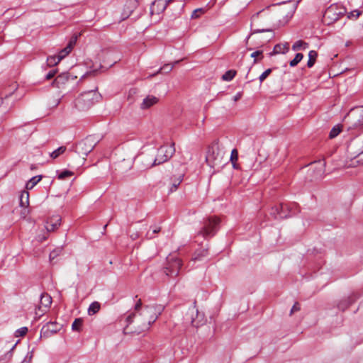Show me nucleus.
<instances>
[{"mask_svg": "<svg viewBox=\"0 0 363 363\" xmlns=\"http://www.w3.org/2000/svg\"><path fill=\"white\" fill-rule=\"evenodd\" d=\"M272 69H266L259 77L260 82H262L272 72Z\"/></svg>", "mask_w": 363, "mask_h": 363, "instance_id": "nucleus-40", "label": "nucleus"}, {"mask_svg": "<svg viewBox=\"0 0 363 363\" xmlns=\"http://www.w3.org/2000/svg\"><path fill=\"white\" fill-rule=\"evenodd\" d=\"M61 60H59L58 56H50L47 58V63L49 67L57 65Z\"/></svg>", "mask_w": 363, "mask_h": 363, "instance_id": "nucleus-31", "label": "nucleus"}, {"mask_svg": "<svg viewBox=\"0 0 363 363\" xmlns=\"http://www.w3.org/2000/svg\"><path fill=\"white\" fill-rule=\"evenodd\" d=\"M72 50L69 47H65L64 49L61 50L58 54L59 60H62L65 58Z\"/></svg>", "mask_w": 363, "mask_h": 363, "instance_id": "nucleus-34", "label": "nucleus"}, {"mask_svg": "<svg viewBox=\"0 0 363 363\" xmlns=\"http://www.w3.org/2000/svg\"><path fill=\"white\" fill-rule=\"evenodd\" d=\"M175 152L174 143H172L171 146L162 145L158 150L155 158L150 157L147 155L141 157L143 167L150 169L156 165L163 164L168 161Z\"/></svg>", "mask_w": 363, "mask_h": 363, "instance_id": "nucleus-1", "label": "nucleus"}, {"mask_svg": "<svg viewBox=\"0 0 363 363\" xmlns=\"http://www.w3.org/2000/svg\"><path fill=\"white\" fill-rule=\"evenodd\" d=\"M203 9H198L193 11V13L191 15V18H196L199 16V14L198 13H202Z\"/></svg>", "mask_w": 363, "mask_h": 363, "instance_id": "nucleus-48", "label": "nucleus"}, {"mask_svg": "<svg viewBox=\"0 0 363 363\" xmlns=\"http://www.w3.org/2000/svg\"><path fill=\"white\" fill-rule=\"evenodd\" d=\"M96 145V143L93 137H86L85 139L77 143L76 146V152L79 155L87 156L88 154L93 150Z\"/></svg>", "mask_w": 363, "mask_h": 363, "instance_id": "nucleus-9", "label": "nucleus"}, {"mask_svg": "<svg viewBox=\"0 0 363 363\" xmlns=\"http://www.w3.org/2000/svg\"><path fill=\"white\" fill-rule=\"evenodd\" d=\"M318 57V52L315 50H311L308 53V60L307 62V66L308 67H312L316 60Z\"/></svg>", "mask_w": 363, "mask_h": 363, "instance_id": "nucleus-24", "label": "nucleus"}, {"mask_svg": "<svg viewBox=\"0 0 363 363\" xmlns=\"http://www.w3.org/2000/svg\"><path fill=\"white\" fill-rule=\"evenodd\" d=\"M66 151L65 146H61L50 153V157L52 159L57 158L60 155H62Z\"/></svg>", "mask_w": 363, "mask_h": 363, "instance_id": "nucleus-30", "label": "nucleus"}, {"mask_svg": "<svg viewBox=\"0 0 363 363\" xmlns=\"http://www.w3.org/2000/svg\"><path fill=\"white\" fill-rule=\"evenodd\" d=\"M314 163L318 164V165H319V167H318L319 170H318V175L320 177L324 172L323 167L325 166V163H323L320 161L315 162Z\"/></svg>", "mask_w": 363, "mask_h": 363, "instance_id": "nucleus-44", "label": "nucleus"}, {"mask_svg": "<svg viewBox=\"0 0 363 363\" xmlns=\"http://www.w3.org/2000/svg\"><path fill=\"white\" fill-rule=\"evenodd\" d=\"M191 324L195 328H198L204 322L203 315L200 313L198 309L194 308L191 311Z\"/></svg>", "mask_w": 363, "mask_h": 363, "instance_id": "nucleus-11", "label": "nucleus"}, {"mask_svg": "<svg viewBox=\"0 0 363 363\" xmlns=\"http://www.w3.org/2000/svg\"><path fill=\"white\" fill-rule=\"evenodd\" d=\"M309 44L302 40H297L292 45V50L294 51L304 50L308 48Z\"/></svg>", "mask_w": 363, "mask_h": 363, "instance_id": "nucleus-18", "label": "nucleus"}, {"mask_svg": "<svg viewBox=\"0 0 363 363\" xmlns=\"http://www.w3.org/2000/svg\"><path fill=\"white\" fill-rule=\"evenodd\" d=\"M164 309V307L162 305L154 304L145 306L141 309L140 315L143 317L145 324L149 327L157 319Z\"/></svg>", "mask_w": 363, "mask_h": 363, "instance_id": "nucleus-6", "label": "nucleus"}, {"mask_svg": "<svg viewBox=\"0 0 363 363\" xmlns=\"http://www.w3.org/2000/svg\"><path fill=\"white\" fill-rule=\"evenodd\" d=\"M220 218L216 216L209 217L203 222V226L197 235H201L205 239L213 237L219 229Z\"/></svg>", "mask_w": 363, "mask_h": 363, "instance_id": "nucleus-5", "label": "nucleus"}, {"mask_svg": "<svg viewBox=\"0 0 363 363\" xmlns=\"http://www.w3.org/2000/svg\"><path fill=\"white\" fill-rule=\"evenodd\" d=\"M158 101V99L154 96H147L146 98L143 99V103L141 104V108L142 109H146L154 104H157Z\"/></svg>", "mask_w": 363, "mask_h": 363, "instance_id": "nucleus-15", "label": "nucleus"}, {"mask_svg": "<svg viewBox=\"0 0 363 363\" xmlns=\"http://www.w3.org/2000/svg\"><path fill=\"white\" fill-rule=\"evenodd\" d=\"M208 255V250L207 249H202L201 250H197L195 254L194 257L193 258V260H200L202 257H206Z\"/></svg>", "mask_w": 363, "mask_h": 363, "instance_id": "nucleus-28", "label": "nucleus"}, {"mask_svg": "<svg viewBox=\"0 0 363 363\" xmlns=\"http://www.w3.org/2000/svg\"><path fill=\"white\" fill-rule=\"evenodd\" d=\"M51 303H52V298L48 294L44 293L40 295V307H45L46 308H48L50 306Z\"/></svg>", "mask_w": 363, "mask_h": 363, "instance_id": "nucleus-17", "label": "nucleus"}, {"mask_svg": "<svg viewBox=\"0 0 363 363\" xmlns=\"http://www.w3.org/2000/svg\"><path fill=\"white\" fill-rule=\"evenodd\" d=\"M182 180H179L177 184H174L171 191L175 190L177 188V186L179 185Z\"/></svg>", "mask_w": 363, "mask_h": 363, "instance_id": "nucleus-53", "label": "nucleus"}, {"mask_svg": "<svg viewBox=\"0 0 363 363\" xmlns=\"http://www.w3.org/2000/svg\"><path fill=\"white\" fill-rule=\"evenodd\" d=\"M62 250L60 248L55 249L50 253V260L52 262L53 259H55L61 252Z\"/></svg>", "mask_w": 363, "mask_h": 363, "instance_id": "nucleus-39", "label": "nucleus"}, {"mask_svg": "<svg viewBox=\"0 0 363 363\" xmlns=\"http://www.w3.org/2000/svg\"><path fill=\"white\" fill-rule=\"evenodd\" d=\"M101 308V304L98 301L92 302L88 308V314L92 315L99 311Z\"/></svg>", "mask_w": 363, "mask_h": 363, "instance_id": "nucleus-21", "label": "nucleus"}, {"mask_svg": "<svg viewBox=\"0 0 363 363\" xmlns=\"http://www.w3.org/2000/svg\"><path fill=\"white\" fill-rule=\"evenodd\" d=\"M284 203H280L279 206H275L272 207L270 210V215L273 216L274 218H277L278 217L283 219V218H287L289 217H291V215L289 213H284Z\"/></svg>", "mask_w": 363, "mask_h": 363, "instance_id": "nucleus-12", "label": "nucleus"}, {"mask_svg": "<svg viewBox=\"0 0 363 363\" xmlns=\"http://www.w3.org/2000/svg\"><path fill=\"white\" fill-rule=\"evenodd\" d=\"M33 357V352L32 350L27 353L24 359L21 363H30L32 360Z\"/></svg>", "mask_w": 363, "mask_h": 363, "instance_id": "nucleus-41", "label": "nucleus"}, {"mask_svg": "<svg viewBox=\"0 0 363 363\" xmlns=\"http://www.w3.org/2000/svg\"><path fill=\"white\" fill-rule=\"evenodd\" d=\"M60 218L57 216L54 218H51L46 222L45 228L48 232L54 231L60 225Z\"/></svg>", "mask_w": 363, "mask_h": 363, "instance_id": "nucleus-14", "label": "nucleus"}, {"mask_svg": "<svg viewBox=\"0 0 363 363\" xmlns=\"http://www.w3.org/2000/svg\"><path fill=\"white\" fill-rule=\"evenodd\" d=\"M83 320L82 318H76L72 325V329L74 331L79 332L82 330Z\"/></svg>", "mask_w": 363, "mask_h": 363, "instance_id": "nucleus-29", "label": "nucleus"}, {"mask_svg": "<svg viewBox=\"0 0 363 363\" xmlns=\"http://www.w3.org/2000/svg\"><path fill=\"white\" fill-rule=\"evenodd\" d=\"M303 58V55L302 53H297L295 55V57L290 62V66L291 67H295L296 66Z\"/></svg>", "mask_w": 363, "mask_h": 363, "instance_id": "nucleus-33", "label": "nucleus"}, {"mask_svg": "<svg viewBox=\"0 0 363 363\" xmlns=\"http://www.w3.org/2000/svg\"><path fill=\"white\" fill-rule=\"evenodd\" d=\"M353 301H354V298H353L352 297H350L347 300L342 301L338 304V308L342 311H345L350 305L352 304Z\"/></svg>", "mask_w": 363, "mask_h": 363, "instance_id": "nucleus-26", "label": "nucleus"}, {"mask_svg": "<svg viewBox=\"0 0 363 363\" xmlns=\"http://www.w3.org/2000/svg\"><path fill=\"white\" fill-rule=\"evenodd\" d=\"M77 41V36H73L69 41V43L67 44V47H69L70 50H72L74 45H75Z\"/></svg>", "mask_w": 363, "mask_h": 363, "instance_id": "nucleus-45", "label": "nucleus"}, {"mask_svg": "<svg viewBox=\"0 0 363 363\" xmlns=\"http://www.w3.org/2000/svg\"><path fill=\"white\" fill-rule=\"evenodd\" d=\"M56 70H51L45 76V79H52V77H54V76L56 74Z\"/></svg>", "mask_w": 363, "mask_h": 363, "instance_id": "nucleus-49", "label": "nucleus"}, {"mask_svg": "<svg viewBox=\"0 0 363 363\" xmlns=\"http://www.w3.org/2000/svg\"><path fill=\"white\" fill-rule=\"evenodd\" d=\"M179 62H180V60H177L173 64H165L164 66L160 67V69L156 73H154V74L150 75L148 77H154L156 74H157L158 73H161V72L169 73L172 70L174 66L175 65L178 64Z\"/></svg>", "mask_w": 363, "mask_h": 363, "instance_id": "nucleus-16", "label": "nucleus"}, {"mask_svg": "<svg viewBox=\"0 0 363 363\" xmlns=\"http://www.w3.org/2000/svg\"><path fill=\"white\" fill-rule=\"evenodd\" d=\"M72 175H73V172H72L69 171V170H65V171L62 172L58 175V179H65V178L71 177Z\"/></svg>", "mask_w": 363, "mask_h": 363, "instance_id": "nucleus-38", "label": "nucleus"}, {"mask_svg": "<svg viewBox=\"0 0 363 363\" xmlns=\"http://www.w3.org/2000/svg\"><path fill=\"white\" fill-rule=\"evenodd\" d=\"M101 97L95 90H89L82 93L75 99V106L80 111L90 108Z\"/></svg>", "mask_w": 363, "mask_h": 363, "instance_id": "nucleus-4", "label": "nucleus"}, {"mask_svg": "<svg viewBox=\"0 0 363 363\" xmlns=\"http://www.w3.org/2000/svg\"><path fill=\"white\" fill-rule=\"evenodd\" d=\"M167 5L168 4L164 0L162 1L155 0L150 6V13L152 15L154 13L160 14L166 9Z\"/></svg>", "mask_w": 363, "mask_h": 363, "instance_id": "nucleus-13", "label": "nucleus"}, {"mask_svg": "<svg viewBox=\"0 0 363 363\" xmlns=\"http://www.w3.org/2000/svg\"><path fill=\"white\" fill-rule=\"evenodd\" d=\"M131 318H132V316L131 315H129L128 318H127V321L128 323H130L131 322Z\"/></svg>", "mask_w": 363, "mask_h": 363, "instance_id": "nucleus-54", "label": "nucleus"}, {"mask_svg": "<svg viewBox=\"0 0 363 363\" xmlns=\"http://www.w3.org/2000/svg\"><path fill=\"white\" fill-rule=\"evenodd\" d=\"M206 162L211 167L217 169L224 166L223 152L219 149L217 143L213 144L208 147Z\"/></svg>", "mask_w": 363, "mask_h": 363, "instance_id": "nucleus-2", "label": "nucleus"}, {"mask_svg": "<svg viewBox=\"0 0 363 363\" xmlns=\"http://www.w3.org/2000/svg\"><path fill=\"white\" fill-rule=\"evenodd\" d=\"M27 332H28V328L22 327L16 331L15 335H16V337H23L27 333Z\"/></svg>", "mask_w": 363, "mask_h": 363, "instance_id": "nucleus-36", "label": "nucleus"}, {"mask_svg": "<svg viewBox=\"0 0 363 363\" xmlns=\"http://www.w3.org/2000/svg\"><path fill=\"white\" fill-rule=\"evenodd\" d=\"M42 175L33 177L26 184V188L27 189H32L40 180Z\"/></svg>", "mask_w": 363, "mask_h": 363, "instance_id": "nucleus-22", "label": "nucleus"}, {"mask_svg": "<svg viewBox=\"0 0 363 363\" xmlns=\"http://www.w3.org/2000/svg\"><path fill=\"white\" fill-rule=\"evenodd\" d=\"M262 32H272V30L271 29H257V30H253L252 31L251 34L262 33Z\"/></svg>", "mask_w": 363, "mask_h": 363, "instance_id": "nucleus-50", "label": "nucleus"}, {"mask_svg": "<svg viewBox=\"0 0 363 363\" xmlns=\"http://www.w3.org/2000/svg\"><path fill=\"white\" fill-rule=\"evenodd\" d=\"M235 74H236V71L233 70V69H230V70L225 72V73L224 74H223L221 78L223 81L229 82V81H231L235 77Z\"/></svg>", "mask_w": 363, "mask_h": 363, "instance_id": "nucleus-27", "label": "nucleus"}, {"mask_svg": "<svg viewBox=\"0 0 363 363\" xmlns=\"http://www.w3.org/2000/svg\"><path fill=\"white\" fill-rule=\"evenodd\" d=\"M361 15V11L358 10H354L348 13V18H358Z\"/></svg>", "mask_w": 363, "mask_h": 363, "instance_id": "nucleus-43", "label": "nucleus"}, {"mask_svg": "<svg viewBox=\"0 0 363 363\" xmlns=\"http://www.w3.org/2000/svg\"><path fill=\"white\" fill-rule=\"evenodd\" d=\"M159 1H162L163 0H158ZM164 1H166L168 4L169 3L172 2L173 0H164Z\"/></svg>", "mask_w": 363, "mask_h": 363, "instance_id": "nucleus-55", "label": "nucleus"}, {"mask_svg": "<svg viewBox=\"0 0 363 363\" xmlns=\"http://www.w3.org/2000/svg\"><path fill=\"white\" fill-rule=\"evenodd\" d=\"M182 266V262L179 258L169 255L167 257V263L164 267V272L168 277H176L179 275Z\"/></svg>", "mask_w": 363, "mask_h": 363, "instance_id": "nucleus-8", "label": "nucleus"}, {"mask_svg": "<svg viewBox=\"0 0 363 363\" xmlns=\"http://www.w3.org/2000/svg\"><path fill=\"white\" fill-rule=\"evenodd\" d=\"M67 79L66 74H60L55 78L52 84L54 86L60 88V85L64 84Z\"/></svg>", "mask_w": 363, "mask_h": 363, "instance_id": "nucleus-23", "label": "nucleus"}, {"mask_svg": "<svg viewBox=\"0 0 363 363\" xmlns=\"http://www.w3.org/2000/svg\"><path fill=\"white\" fill-rule=\"evenodd\" d=\"M61 329V325L57 322H49L43 326L40 330V337H49L57 333Z\"/></svg>", "mask_w": 363, "mask_h": 363, "instance_id": "nucleus-10", "label": "nucleus"}, {"mask_svg": "<svg viewBox=\"0 0 363 363\" xmlns=\"http://www.w3.org/2000/svg\"><path fill=\"white\" fill-rule=\"evenodd\" d=\"M29 204V194L28 191H22L20 196V206L26 208Z\"/></svg>", "mask_w": 363, "mask_h": 363, "instance_id": "nucleus-20", "label": "nucleus"}, {"mask_svg": "<svg viewBox=\"0 0 363 363\" xmlns=\"http://www.w3.org/2000/svg\"><path fill=\"white\" fill-rule=\"evenodd\" d=\"M16 345V344H15L11 347V349L7 353H6L3 357H1V360H6V362H9V360H11V359L12 357V352H13V350H14Z\"/></svg>", "mask_w": 363, "mask_h": 363, "instance_id": "nucleus-37", "label": "nucleus"}, {"mask_svg": "<svg viewBox=\"0 0 363 363\" xmlns=\"http://www.w3.org/2000/svg\"><path fill=\"white\" fill-rule=\"evenodd\" d=\"M341 132V127L339 125L334 126L329 133V138L330 139L335 138Z\"/></svg>", "mask_w": 363, "mask_h": 363, "instance_id": "nucleus-32", "label": "nucleus"}, {"mask_svg": "<svg viewBox=\"0 0 363 363\" xmlns=\"http://www.w3.org/2000/svg\"><path fill=\"white\" fill-rule=\"evenodd\" d=\"M350 124L349 129H359L363 127V106L352 109L346 118Z\"/></svg>", "mask_w": 363, "mask_h": 363, "instance_id": "nucleus-7", "label": "nucleus"}, {"mask_svg": "<svg viewBox=\"0 0 363 363\" xmlns=\"http://www.w3.org/2000/svg\"><path fill=\"white\" fill-rule=\"evenodd\" d=\"M262 53H263V51L262 50H257L255 52H253L252 54H251V57H253L255 58L254 61H253V64H256L257 62V60L256 59V57L257 56H259V55H262V58L263 57V55H262Z\"/></svg>", "mask_w": 363, "mask_h": 363, "instance_id": "nucleus-42", "label": "nucleus"}, {"mask_svg": "<svg viewBox=\"0 0 363 363\" xmlns=\"http://www.w3.org/2000/svg\"><path fill=\"white\" fill-rule=\"evenodd\" d=\"M289 51V45L286 43V45L277 44L273 49V54H284Z\"/></svg>", "mask_w": 363, "mask_h": 363, "instance_id": "nucleus-19", "label": "nucleus"}, {"mask_svg": "<svg viewBox=\"0 0 363 363\" xmlns=\"http://www.w3.org/2000/svg\"><path fill=\"white\" fill-rule=\"evenodd\" d=\"M141 306H142V301L140 299H139L138 303L135 306V310L137 311H139V309L141 308Z\"/></svg>", "mask_w": 363, "mask_h": 363, "instance_id": "nucleus-52", "label": "nucleus"}, {"mask_svg": "<svg viewBox=\"0 0 363 363\" xmlns=\"http://www.w3.org/2000/svg\"><path fill=\"white\" fill-rule=\"evenodd\" d=\"M238 160V152L236 149H233L231 151L230 160L232 162L233 167L236 169H238L239 168V167L237 164Z\"/></svg>", "mask_w": 363, "mask_h": 363, "instance_id": "nucleus-25", "label": "nucleus"}, {"mask_svg": "<svg viewBox=\"0 0 363 363\" xmlns=\"http://www.w3.org/2000/svg\"><path fill=\"white\" fill-rule=\"evenodd\" d=\"M160 231V228L158 227V228H155L153 230H152V234L150 233V232H147V236L150 238V239H152L154 238L153 236V234H155V233H157Z\"/></svg>", "mask_w": 363, "mask_h": 363, "instance_id": "nucleus-46", "label": "nucleus"}, {"mask_svg": "<svg viewBox=\"0 0 363 363\" xmlns=\"http://www.w3.org/2000/svg\"><path fill=\"white\" fill-rule=\"evenodd\" d=\"M242 96V92H238L233 96V101H237L240 100Z\"/></svg>", "mask_w": 363, "mask_h": 363, "instance_id": "nucleus-51", "label": "nucleus"}, {"mask_svg": "<svg viewBox=\"0 0 363 363\" xmlns=\"http://www.w3.org/2000/svg\"><path fill=\"white\" fill-rule=\"evenodd\" d=\"M299 310H300V305L298 302H296L291 309L290 314L291 315L294 312L298 311Z\"/></svg>", "mask_w": 363, "mask_h": 363, "instance_id": "nucleus-47", "label": "nucleus"}, {"mask_svg": "<svg viewBox=\"0 0 363 363\" xmlns=\"http://www.w3.org/2000/svg\"><path fill=\"white\" fill-rule=\"evenodd\" d=\"M347 13L346 9L341 4H333L324 12L323 22L327 25H331L338 21Z\"/></svg>", "mask_w": 363, "mask_h": 363, "instance_id": "nucleus-3", "label": "nucleus"}, {"mask_svg": "<svg viewBox=\"0 0 363 363\" xmlns=\"http://www.w3.org/2000/svg\"><path fill=\"white\" fill-rule=\"evenodd\" d=\"M284 213H289V215H290V213L292 212L294 208L296 207V203H292V204H290V205L284 204ZM294 214V213H291V216H293Z\"/></svg>", "mask_w": 363, "mask_h": 363, "instance_id": "nucleus-35", "label": "nucleus"}]
</instances>
